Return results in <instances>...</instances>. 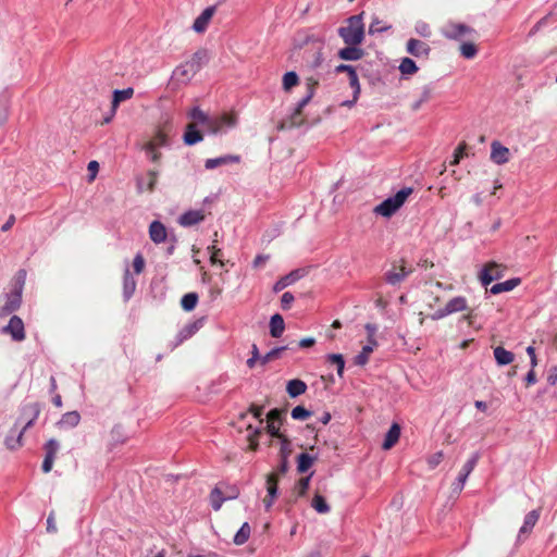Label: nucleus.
Returning <instances> with one entry per match:
<instances>
[{
	"mask_svg": "<svg viewBox=\"0 0 557 557\" xmlns=\"http://www.w3.org/2000/svg\"><path fill=\"white\" fill-rule=\"evenodd\" d=\"M216 8H218V4L207 7L200 13V15L196 17V20L194 21V24H193V29L196 33L201 34L208 28L209 22L212 18L213 14L215 13Z\"/></svg>",
	"mask_w": 557,
	"mask_h": 557,
	"instance_id": "2eb2a0df",
	"label": "nucleus"
},
{
	"mask_svg": "<svg viewBox=\"0 0 557 557\" xmlns=\"http://www.w3.org/2000/svg\"><path fill=\"white\" fill-rule=\"evenodd\" d=\"M335 73H347V75H349V86L352 89V98L343 101L341 106L352 108L357 103L361 92L358 73L356 72V66L343 63L335 67Z\"/></svg>",
	"mask_w": 557,
	"mask_h": 557,
	"instance_id": "20e7f679",
	"label": "nucleus"
},
{
	"mask_svg": "<svg viewBox=\"0 0 557 557\" xmlns=\"http://www.w3.org/2000/svg\"><path fill=\"white\" fill-rule=\"evenodd\" d=\"M81 422V414L77 410L67 411L63 413L60 420L57 422L59 429H73Z\"/></svg>",
	"mask_w": 557,
	"mask_h": 557,
	"instance_id": "cd10ccee",
	"label": "nucleus"
},
{
	"mask_svg": "<svg viewBox=\"0 0 557 557\" xmlns=\"http://www.w3.org/2000/svg\"><path fill=\"white\" fill-rule=\"evenodd\" d=\"M134 95V88L115 89L112 92V114L116 113V109L121 102L131 99Z\"/></svg>",
	"mask_w": 557,
	"mask_h": 557,
	"instance_id": "2f4dec72",
	"label": "nucleus"
},
{
	"mask_svg": "<svg viewBox=\"0 0 557 557\" xmlns=\"http://www.w3.org/2000/svg\"><path fill=\"white\" fill-rule=\"evenodd\" d=\"M414 30L424 38H429L431 36V29L428 23L418 22L414 26Z\"/></svg>",
	"mask_w": 557,
	"mask_h": 557,
	"instance_id": "e2e57ef3",
	"label": "nucleus"
},
{
	"mask_svg": "<svg viewBox=\"0 0 557 557\" xmlns=\"http://www.w3.org/2000/svg\"><path fill=\"white\" fill-rule=\"evenodd\" d=\"M509 149L502 145L499 141L494 140L491 144V160L498 165L505 164L509 161Z\"/></svg>",
	"mask_w": 557,
	"mask_h": 557,
	"instance_id": "a211bd4d",
	"label": "nucleus"
},
{
	"mask_svg": "<svg viewBox=\"0 0 557 557\" xmlns=\"http://www.w3.org/2000/svg\"><path fill=\"white\" fill-rule=\"evenodd\" d=\"M443 451H437L428 458V465L430 469H435L443 460Z\"/></svg>",
	"mask_w": 557,
	"mask_h": 557,
	"instance_id": "69168bd1",
	"label": "nucleus"
},
{
	"mask_svg": "<svg viewBox=\"0 0 557 557\" xmlns=\"http://www.w3.org/2000/svg\"><path fill=\"white\" fill-rule=\"evenodd\" d=\"M413 193L412 187H404L398 190L394 196L384 199L381 203L374 207L373 212L383 218H391L395 214L406 202L407 198Z\"/></svg>",
	"mask_w": 557,
	"mask_h": 557,
	"instance_id": "7ed1b4c3",
	"label": "nucleus"
},
{
	"mask_svg": "<svg viewBox=\"0 0 557 557\" xmlns=\"http://www.w3.org/2000/svg\"><path fill=\"white\" fill-rule=\"evenodd\" d=\"M205 220V214L201 210H188L180 215L178 223L184 227L196 225Z\"/></svg>",
	"mask_w": 557,
	"mask_h": 557,
	"instance_id": "393cba45",
	"label": "nucleus"
},
{
	"mask_svg": "<svg viewBox=\"0 0 557 557\" xmlns=\"http://www.w3.org/2000/svg\"><path fill=\"white\" fill-rule=\"evenodd\" d=\"M290 416L294 420L305 421L312 416V412L306 407L298 405L293 408Z\"/></svg>",
	"mask_w": 557,
	"mask_h": 557,
	"instance_id": "603ef678",
	"label": "nucleus"
},
{
	"mask_svg": "<svg viewBox=\"0 0 557 557\" xmlns=\"http://www.w3.org/2000/svg\"><path fill=\"white\" fill-rule=\"evenodd\" d=\"M401 433V428L398 423L394 422L385 434L382 443V448L388 450L393 448L398 442Z\"/></svg>",
	"mask_w": 557,
	"mask_h": 557,
	"instance_id": "bb28decb",
	"label": "nucleus"
},
{
	"mask_svg": "<svg viewBox=\"0 0 557 557\" xmlns=\"http://www.w3.org/2000/svg\"><path fill=\"white\" fill-rule=\"evenodd\" d=\"M376 346L377 345H371L370 342H368V344L362 347V350L357 356H355L354 363L357 366H364L369 360L370 354Z\"/></svg>",
	"mask_w": 557,
	"mask_h": 557,
	"instance_id": "c03bdc74",
	"label": "nucleus"
},
{
	"mask_svg": "<svg viewBox=\"0 0 557 557\" xmlns=\"http://www.w3.org/2000/svg\"><path fill=\"white\" fill-rule=\"evenodd\" d=\"M329 362L336 364L337 374L343 376L345 370V359L342 354H330L326 356Z\"/></svg>",
	"mask_w": 557,
	"mask_h": 557,
	"instance_id": "3c124183",
	"label": "nucleus"
},
{
	"mask_svg": "<svg viewBox=\"0 0 557 557\" xmlns=\"http://www.w3.org/2000/svg\"><path fill=\"white\" fill-rule=\"evenodd\" d=\"M411 272L412 270L406 267H401L399 272L389 270L385 272L384 281L392 286H397L404 282L411 274Z\"/></svg>",
	"mask_w": 557,
	"mask_h": 557,
	"instance_id": "4be33fe9",
	"label": "nucleus"
},
{
	"mask_svg": "<svg viewBox=\"0 0 557 557\" xmlns=\"http://www.w3.org/2000/svg\"><path fill=\"white\" fill-rule=\"evenodd\" d=\"M267 484H268V500L265 502V510L269 511L275 500V498L278 495V478L276 474L272 473L269 474L267 478Z\"/></svg>",
	"mask_w": 557,
	"mask_h": 557,
	"instance_id": "b1692460",
	"label": "nucleus"
},
{
	"mask_svg": "<svg viewBox=\"0 0 557 557\" xmlns=\"http://www.w3.org/2000/svg\"><path fill=\"white\" fill-rule=\"evenodd\" d=\"M294 300L295 296L293 295V293L285 292L281 297V308L283 310H289Z\"/></svg>",
	"mask_w": 557,
	"mask_h": 557,
	"instance_id": "052dcab7",
	"label": "nucleus"
},
{
	"mask_svg": "<svg viewBox=\"0 0 557 557\" xmlns=\"http://www.w3.org/2000/svg\"><path fill=\"white\" fill-rule=\"evenodd\" d=\"M136 285L137 282L127 267L123 273V298L125 301H128L133 297Z\"/></svg>",
	"mask_w": 557,
	"mask_h": 557,
	"instance_id": "a878e982",
	"label": "nucleus"
},
{
	"mask_svg": "<svg viewBox=\"0 0 557 557\" xmlns=\"http://www.w3.org/2000/svg\"><path fill=\"white\" fill-rule=\"evenodd\" d=\"M262 356L259 354L258 346L256 344H252L251 346V357L247 360L248 368L252 369L256 366L257 361L261 362Z\"/></svg>",
	"mask_w": 557,
	"mask_h": 557,
	"instance_id": "bf43d9fd",
	"label": "nucleus"
},
{
	"mask_svg": "<svg viewBox=\"0 0 557 557\" xmlns=\"http://www.w3.org/2000/svg\"><path fill=\"white\" fill-rule=\"evenodd\" d=\"M240 160H242V158L238 154H224V156H221L218 158L207 159L205 162V169L206 170H214L222 165L239 163Z\"/></svg>",
	"mask_w": 557,
	"mask_h": 557,
	"instance_id": "aec40b11",
	"label": "nucleus"
},
{
	"mask_svg": "<svg viewBox=\"0 0 557 557\" xmlns=\"http://www.w3.org/2000/svg\"><path fill=\"white\" fill-rule=\"evenodd\" d=\"M250 533H251L250 524L248 522H244L242 524V527L239 528V530L234 535L233 542L236 545H243L249 540Z\"/></svg>",
	"mask_w": 557,
	"mask_h": 557,
	"instance_id": "79ce46f5",
	"label": "nucleus"
},
{
	"mask_svg": "<svg viewBox=\"0 0 557 557\" xmlns=\"http://www.w3.org/2000/svg\"><path fill=\"white\" fill-rule=\"evenodd\" d=\"M364 54V50L359 48L358 46H348L345 48H342L337 52V57L341 60L345 61H358L362 59Z\"/></svg>",
	"mask_w": 557,
	"mask_h": 557,
	"instance_id": "c85d7f7f",
	"label": "nucleus"
},
{
	"mask_svg": "<svg viewBox=\"0 0 557 557\" xmlns=\"http://www.w3.org/2000/svg\"><path fill=\"white\" fill-rule=\"evenodd\" d=\"M403 75H413L419 71L417 63L410 58H404L398 66Z\"/></svg>",
	"mask_w": 557,
	"mask_h": 557,
	"instance_id": "a18cd8bd",
	"label": "nucleus"
},
{
	"mask_svg": "<svg viewBox=\"0 0 557 557\" xmlns=\"http://www.w3.org/2000/svg\"><path fill=\"white\" fill-rule=\"evenodd\" d=\"M168 145H169L168 136L162 132H158L157 135L154 136V138L145 145V151H146V153H149V151H153L158 147H165Z\"/></svg>",
	"mask_w": 557,
	"mask_h": 557,
	"instance_id": "a19ab883",
	"label": "nucleus"
},
{
	"mask_svg": "<svg viewBox=\"0 0 557 557\" xmlns=\"http://www.w3.org/2000/svg\"><path fill=\"white\" fill-rule=\"evenodd\" d=\"M307 391V384L300 379H293L287 382L286 392L292 398L302 395Z\"/></svg>",
	"mask_w": 557,
	"mask_h": 557,
	"instance_id": "473e14b6",
	"label": "nucleus"
},
{
	"mask_svg": "<svg viewBox=\"0 0 557 557\" xmlns=\"http://www.w3.org/2000/svg\"><path fill=\"white\" fill-rule=\"evenodd\" d=\"M209 500L212 509L218 511L221 509L223 503L227 499L222 488L219 485H215L210 492Z\"/></svg>",
	"mask_w": 557,
	"mask_h": 557,
	"instance_id": "c9c22d12",
	"label": "nucleus"
},
{
	"mask_svg": "<svg viewBox=\"0 0 557 557\" xmlns=\"http://www.w3.org/2000/svg\"><path fill=\"white\" fill-rule=\"evenodd\" d=\"M317 457L309 455L308 453H301L297 456V471L299 473H306L313 466Z\"/></svg>",
	"mask_w": 557,
	"mask_h": 557,
	"instance_id": "58836bf2",
	"label": "nucleus"
},
{
	"mask_svg": "<svg viewBox=\"0 0 557 557\" xmlns=\"http://www.w3.org/2000/svg\"><path fill=\"white\" fill-rule=\"evenodd\" d=\"M280 438H281L280 457H282V456L289 457V454L292 451L289 440L286 436H281Z\"/></svg>",
	"mask_w": 557,
	"mask_h": 557,
	"instance_id": "774afa93",
	"label": "nucleus"
},
{
	"mask_svg": "<svg viewBox=\"0 0 557 557\" xmlns=\"http://www.w3.org/2000/svg\"><path fill=\"white\" fill-rule=\"evenodd\" d=\"M406 50L409 54L416 57V58H424L428 59L431 52V48L428 44L416 39L410 38L407 41Z\"/></svg>",
	"mask_w": 557,
	"mask_h": 557,
	"instance_id": "dca6fc26",
	"label": "nucleus"
},
{
	"mask_svg": "<svg viewBox=\"0 0 557 557\" xmlns=\"http://www.w3.org/2000/svg\"><path fill=\"white\" fill-rule=\"evenodd\" d=\"M112 443L111 446L123 445L127 442L128 436L121 424H115L111 430Z\"/></svg>",
	"mask_w": 557,
	"mask_h": 557,
	"instance_id": "ea45409f",
	"label": "nucleus"
},
{
	"mask_svg": "<svg viewBox=\"0 0 557 557\" xmlns=\"http://www.w3.org/2000/svg\"><path fill=\"white\" fill-rule=\"evenodd\" d=\"M479 50L472 42H462L460 46V54L468 60L473 59L478 54Z\"/></svg>",
	"mask_w": 557,
	"mask_h": 557,
	"instance_id": "864d4df0",
	"label": "nucleus"
},
{
	"mask_svg": "<svg viewBox=\"0 0 557 557\" xmlns=\"http://www.w3.org/2000/svg\"><path fill=\"white\" fill-rule=\"evenodd\" d=\"M307 274L306 269H295L287 273L286 275L281 276L273 285L272 290L273 293H280L284 288L288 287L289 285H293L294 283L298 282L300 278H302Z\"/></svg>",
	"mask_w": 557,
	"mask_h": 557,
	"instance_id": "ddd939ff",
	"label": "nucleus"
},
{
	"mask_svg": "<svg viewBox=\"0 0 557 557\" xmlns=\"http://www.w3.org/2000/svg\"><path fill=\"white\" fill-rule=\"evenodd\" d=\"M205 320L206 318L202 317L184 325L176 335L175 346L196 334L203 326Z\"/></svg>",
	"mask_w": 557,
	"mask_h": 557,
	"instance_id": "4468645a",
	"label": "nucleus"
},
{
	"mask_svg": "<svg viewBox=\"0 0 557 557\" xmlns=\"http://www.w3.org/2000/svg\"><path fill=\"white\" fill-rule=\"evenodd\" d=\"M446 39L460 41L463 37H472L476 30L465 23L448 22L442 32Z\"/></svg>",
	"mask_w": 557,
	"mask_h": 557,
	"instance_id": "423d86ee",
	"label": "nucleus"
},
{
	"mask_svg": "<svg viewBox=\"0 0 557 557\" xmlns=\"http://www.w3.org/2000/svg\"><path fill=\"white\" fill-rule=\"evenodd\" d=\"M540 515V509H533L524 516L523 524L521 525L517 535V543H522L525 541V539L530 535L534 525L539 521Z\"/></svg>",
	"mask_w": 557,
	"mask_h": 557,
	"instance_id": "f8f14e48",
	"label": "nucleus"
},
{
	"mask_svg": "<svg viewBox=\"0 0 557 557\" xmlns=\"http://www.w3.org/2000/svg\"><path fill=\"white\" fill-rule=\"evenodd\" d=\"M208 250L211 252L210 261L212 263L219 262L221 265H223V262L220 260V257L222 256L221 249L215 245H212L208 247Z\"/></svg>",
	"mask_w": 557,
	"mask_h": 557,
	"instance_id": "338daca9",
	"label": "nucleus"
},
{
	"mask_svg": "<svg viewBox=\"0 0 557 557\" xmlns=\"http://www.w3.org/2000/svg\"><path fill=\"white\" fill-rule=\"evenodd\" d=\"M196 73L190 72V67L187 62L177 65L171 76L170 85L173 89L178 88L181 85H187Z\"/></svg>",
	"mask_w": 557,
	"mask_h": 557,
	"instance_id": "9d476101",
	"label": "nucleus"
},
{
	"mask_svg": "<svg viewBox=\"0 0 557 557\" xmlns=\"http://www.w3.org/2000/svg\"><path fill=\"white\" fill-rule=\"evenodd\" d=\"M314 95V88L312 85H308V91L295 106L293 116L299 115L302 109L310 102Z\"/></svg>",
	"mask_w": 557,
	"mask_h": 557,
	"instance_id": "49530a36",
	"label": "nucleus"
},
{
	"mask_svg": "<svg viewBox=\"0 0 557 557\" xmlns=\"http://www.w3.org/2000/svg\"><path fill=\"white\" fill-rule=\"evenodd\" d=\"M311 506L319 513H327L330 511V506L324 496L321 494H315L311 500Z\"/></svg>",
	"mask_w": 557,
	"mask_h": 557,
	"instance_id": "de8ad7c7",
	"label": "nucleus"
},
{
	"mask_svg": "<svg viewBox=\"0 0 557 557\" xmlns=\"http://www.w3.org/2000/svg\"><path fill=\"white\" fill-rule=\"evenodd\" d=\"M189 116L201 124H208L210 122L208 114L205 113L199 107H194L189 112Z\"/></svg>",
	"mask_w": 557,
	"mask_h": 557,
	"instance_id": "4d7b16f0",
	"label": "nucleus"
},
{
	"mask_svg": "<svg viewBox=\"0 0 557 557\" xmlns=\"http://www.w3.org/2000/svg\"><path fill=\"white\" fill-rule=\"evenodd\" d=\"M391 28L392 25L383 26L381 20L377 16H374L369 26V34L373 35L375 33H384Z\"/></svg>",
	"mask_w": 557,
	"mask_h": 557,
	"instance_id": "6e6d98bb",
	"label": "nucleus"
},
{
	"mask_svg": "<svg viewBox=\"0 0 557 557\" xmlns=\"http://www.w3.org/2000/svg\"><path fill=\"white\" fill-rule=\"evenodd\" d=\"M382 64L377 61H364L360 63L356 71L359 70L362 77L372 86L383 83L382 79Z\"/></svg>",
	"mask_w": 557,
	"mask_h": 557,
	"instance_id": "0eeeda50",
	"label": "nucleus"
},
{
	"mask_svg": "<svg viewBox=\"0 0 557 557\" xmlns=\"http://www.w3.org/2000/svg\"><path fill=\"white\" fill-rule=\"evenodd\" d=\"M270 335L274 338L282 336L285 330V322L280 313H275L270 318Z\"/></svg>",
	"mask_w": 557,
	"mask_h": 557,
	"instance_id": "72a5a7b5",
	"label": "nucleus"
},
{
	"mask_svg": "<svg viewBox=\"0 0 557 557\" xmlns=\"http://www.w3.org/2000/svg\"><path fill=\"white\" fill-rule=\"evenodd\" d=\"M285 350H287V346L274 347L269 352H267L264 356H262L261 364H267L271 360L280 358Z\"/></svg>",
	"mask_w": 557,
	"mask_h": 557,
	"instance_id": "5fc2aeb1",
	"label": "nucleus"
},
{
	"mask_svg": "<svg viewBox=\"0 0 557 557\" xmlns=\"http://www.w3.org/2000/svg\"><path fill=\"white\" fill-rule=\"evenodd\" d=\"M45 458L55 459L60 449V443L55 438H50L44 444Z\"/></svg>",
	"mask_w": 557,
	"mask_h": 557,
	"instance_id": "09e8293b",
	"label": "nucleus"
},
{
	"mask_svg": "<svg viewBox=\"0 0 557 557\" xmlns=\"http://www.w3.org/2000/svg\"><path fill=\"white\" fill-rule=\"evenodd\" d=\"M149 237L154 244L165 243L170 233H168L166 227L159 220H154L149 225Z\"/></svg>",
	"mask_w": 557,
	"mask_h": 557,
	"instance_id": "f3484780",
	"label": "nucleus"
},
{
	"mask_svg": "<svg viewBox=\"0 0 557 557\" xmlns=\"http://www.w3.org/2000/svg\"><path fill=\"white\" fill-rule=\"evenodd\" d=\"M448 314L467 310V299L463 296H456L447 301L445 305Z\"/></svg>",
	"mask_w": 557,
	"mask_h": 557,
	"instance_id": "e433bc0d",
	"label": "nucleus"
},
{
	"mask_svg": "<svg viewBox=\"0 0 557 557\" xmlns=\"http://www.w3.org/2000/svg\"><path fill=\"white\" fill-rule=\"evenodd\" d=\"M26 274L24 269H20L15 273L11 282V290L4 295V304L0 305V318L8 317L20 309Z\"/></svg>",
	"mask_w": 557,
	"mask_h": 557,
	"instance_id": "f257e3e1",
	"label": "nucleus"
},
{
	"mask_svg": "<svg viewBox=\"0 0 557 557\" xmlns=\"http://www.w3.org/2000/svg\"><path fill=\"white\" fill-rule=\"evenodd\" d=\"M157 176H158V172L157 171H152V170L148 171L145 176L144 175L136 176L137 191L138 193H143L145 185L147 186V189L150 193L153 191L154 187H156V184H157Z\"/></svg>",
	"mask_w": 557,
	"mask_h": 557,
	"instance_id": "5701e85b",
	"label": "nucleus"
},
{
	"mask_svg": "<svg viewBox=\"0 0 557 557\" xmlns=\"http://www.w3.org/2000/svg\"><path fill=\"white\" fill-rule=\"evenodd\" d=\"M466 149H467L466 143H461L458 145V147L454 151L453 160L450 161V165L459 164L460 160L466 156Z\"/></svg>",
	"mask_w": 557,
	"mask_h": 557,
	"instance_id": "13d9d810",
	"label": "nucleus"
},
{
	"mask_svg": "<svg viewBox=\"0 0 557 557\" xmlns=\"http://www.w3.org/2000/svg\"><path fill=\"white\" fill-rule=\"evenodd\" d=\"M2 334H9L13 342H22L25 339V326L23 320L18 315H12L9 323L1 329Z\"/></svg>",
	"mask_w": 557,
	"mask_h": 557,
	"instance_id": "6e6552de",
	"label": "nucleus"
},
{
	"mask_svg": "<svg viewBox=\"0 0 557 557\" xmlns=\"http://www.w3.org/2000/svg\"><path fill=\"white\" fill-rule=\"evenodd\" d=\"M286 411L284 409L274 408L267 414V432L272 437H281L280 425L285 420Z\"/></svg>",
	"mask_w": 557,
	"mask_h": 557,
	"instance_id": "1a4fd4ad",
	"label": "nucleus"
},
{
	"mask_svg": "<svg viewBox=\"0 0 557 557\" xmlns=\"http://www.w3.org/2000/svg\"><path fill=\"white\" fill-rule=\"evenodd\" d=\"M496 268L497 264L495 262H488L484 268H482L479 275L482 286L487 287L493 281L498 280V275L492 274V270Z\"/></svg>",
	"mask_w": 557,
	"mask_h": 557,
	"instance_id": "4c0bfd02",
	"label": "nucleus"
},
{
	"mask_svg": "<svg viewBox=\"0 0 557 557\" xmlns=\"http://www.w3.org/2000/svg\"><path fill=\"white\" fill-rule=\"evenodd\" d=\"M363 14L361 12L356 15L349 16L346 22L347 26H342L337 29L338 36L348 46H359L364 40V24Z\"/></svg>",
	"mask_w": 557,
	"mask_h": 557,
	"instance_id": "f03ea898",
	"label": "nucleus"
},
{
	"mask_svg": "<svg viewBox=\"0 0 557 557\" xmlns=\"http://www.w3.org/2000/svg\"><path fill=\"white\" fill-rule=\"evenodd\" d=\"M198 299H199V296L197 293H195V292L187 293L182 297L181 306L187 312L193 311L198 304Z\"/></svg>",
	"mask_w": 557,
	"mask_h": 557,
	"instance_id": "37998d69",
	"label": "nucleus"
},
{
	"mask_svg": "<svg viewBox=\"0 0 557 557\" xmlns=\"http://www.w3.org/2000/svg\"><path fill=\"white\" fill-rule=\"evenodd\" d=\"M521 283L520 277H511L505 282L494 284L488 293L492 295H498L502 293L510 292Z\"/></svg>",
	"mask_w": 557,
	"mask_h": 557,
	"instance_id": "7c9ffc66",
	"label": "nucleus"
},
{
	"mask_svg": "<svg viewBox=\"0 0 557 557\" xmlns=\"http://www.w3.org/2000/svg\"><path fill=\"white\" fill-rule=\"evenodd\" d=\"M42 409V404L39 401L24 404L21 407V416L16 420L15 425L20 424L23 420H25V424L23 425V430L27 431L32 426H34L36 420L38 419Z\"/></svg>",
	"mask_w": 557,
	"mask_h": 557,
	"instance_id": "39448f33",
	"label": "nucleus"
},
{
	"mask_svg": "<svg viewBox=\"0 0 557 557\" xmlns=\"http://www.w3.org/2000/svg\"><path fill=\"white\" fill-rule=\"evenodd\" d=\"M493 354H494L496 363L500 367L511 363L515 359L513 352L505 349L502 346L495 347Z\"/></svg>",
	"mask_w": 557,
	"mask_h": 557,
	"instance_id": "f704fd0d",
	"label": "nucleus"
},
{
	"mask_svg": "<svg viewBox=\"0 0 557 557\" xmlns=\"http://www.w3.org/2000/svg\"><path fill=\"white\" fill-rule=\"evenodd\" d=\"M203 135L201 132L197 128L195 124H187L184 135H183V141L186 146H194L200 141H202Z\"/></svg>",
	"mask_w": 557,
	"mask_h": 557,
	"instance_id": "c756f323",
	"label": "nucleus"
},
{
	"mask_svg": "<svg viewBox=\"0 0 557 557\" xmlns=\"http://www.w3.org/2000/svg\"><path fill=\"white\" fill-rule=\"evenodd\" d=\"M133 268L136 274H139L143 272L145 268V259L141 255V252H137L133 259Z\"/></svg>",
	"mask_w": 557,
	"mask_h": 557,
	"instance_id": "680f3d73",
	"label": "nucleus"
},
{
	"mask_svg": "<svg viewBox=\"0 0 557 557\" xmlns=\"http://www.w3.org/2000/svg\"><path fill=\"white\" fill-rule=\"evenodd\" d=\"M210 57L207 49L197 50L187 61L190 72L198 73L205 65L209 63Z\"/></svg>",
	"mask_w": 557,
	"mask_h": 557,
	"instance_id": "6ab92c4d",
	"label": "nucleus"
},
{
	"mask_svg": "<svg viewBox=\"0 0 557 557\" xmlns=\"http://www.w3.org/2000/svg\"><path fill=\"white\" fill-rule=\"evenodd\" d=\"M480 459V453L475 451L471 455V457L466 461L461 471L459 472L456 482L454 483V490L461 492L465 487L468 476L475 468L478 461Z\"/></svg>",
	"mask_w": 557,
	"mask_h": 557,
	"instance_id": "9b49d317",
	"label": "nucleus"
},
{
	"mask_svg": "<svg viewBox=\"0 0 557 557\" xmlns=\"http://www.w3.org/2000/svg\"><path fill=\"white\" fill-rule=\"evenodd\" d=\"M299 84V76L295 71H288L283 75V89L289 91Z\"/></svg>",
	"mask_w": 557,
	"mask_h": 557,
	"instance_id": "8fccbe9b",
	"label": "nucleus"
},
{
	"mask_svg": "<svg viewBox=\"0 0 557 557\" xmlns=\"http://www.w3.org/2000/svg\"><path fill=\"white\" fill-rule=\"evenodd\" d=\"M16 426L17 425L14 424V428L10 430L9 434L4 438L5 447L13 451L20 449L23 446V436L26 432L23 429L17 431Z\"/></svg>",
	"mask_w": 557,
	"mask_h": 557,
	"instance_id": "412c9836",
	"label": "nucleus"
},
{
	"mask_svg": "<svg viewBox=\"0 0 557 557\" xmlns=\"http://www.w3.org/2000/svg\"><path fill=\"white\" fill-rule=\"evenodd\" d=\"M367 333H368V342H370L371 345H379L377 341L375 339V333L377 331V327L375 324L367 323L364 326Z\"/></svg>",
	"mask_w": 557,
	"mask_h": 557,
	"instance_id": "0e129e2a",
	"label": "nucleus"
}]
</instances>
